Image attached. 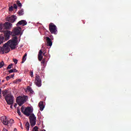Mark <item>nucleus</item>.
Here are the masks:
<instances>
[{"instance_id": "nucleus-32", "label": "nucleus", "mask_w": 131, "mask_h": 131, "mask_svg": "<svg viewBox=\"0 0 131 131\" xmlns=\"http://www.w3.org/2000/svg\"><path fill=\"white\" fill-rule=\"evenodd\" d=\"M11 78V76H8L6 77V80H9Z\"/></svg>"}, {"instance_id": "nucleus-45", "label": "nucleus", "mask_w": 131, "mask_h": 131, "mask_svg": "<svg viewBox=\"0 0 131 131\" xmlns=\"http://www.w3.org/2000/svg\"><path fill=\"white\" fill-rule=\"evenodd\" d=\"M42 131H46L45 129H42Z\"/></svg>"}, {"instance_id": "nucleus-27", "label": "nucleus", "mask_w": 131, "mask_h": 131, "mask_svg": "<svg viewBox=\"0 0 131 131\" xmlns=\"http://www.w3.org/2000/svg\"><path fill=\"white\" fill-rule=\"evenodd\" d=\"M33 131H38V127H37V126L34 127V128H33Z\"/></svg>"}, {"instance_id": "nucleus-44", "label": "nucleus", "mask_w": 131, "mask_h": 131, "mask_svg": "<svg viewBox=\"0 0 131 131\" xmlns=\"http://www.w3.org/2000/svg\"><path fill=\"white\" fill-rule=\"evenodd\" d=\"M2 82H5V80H2Z\"/></svg>"}, {"instance_id": "nucleus-24", "label": "nucleus", "mask_w": 131, "mask_h": 131, "mask_svg": "<svg viewBox=\"0 0 131 131\" xmlns=\"http://www.w3.org/2000/svg\"><path fill=\"white\" fill-rule=\"evenodd\" d=\"M21 80L20 79H16L13 81V83H19V82H21Z\"/></svg>"}, {"instance_id": "nucleus-7", "label": "nucleus", "mask_w": 131, "mask_h": 131, "mask_svg": "<svg viewBox=\"0 0 131 131\" xmlns=\"http://www.w3.org/2000/svg\"><path fill=\"white\" fill-rule=\"evenodd\" d=\"M17 19V16L15 15H13L10 17L8 16L6 18V21L8 22H10V23H14L15 21H16V19Z\"/></svg>"}, {"instance_id": "nucleus-15", "label": "nucleus", "mask_w": 131, "mask_h": 131, "mask_svg": "<svg viewBox=\"0 0 131 131\" xmlns=\"http://www.w3.org/2000/svg\"><path fill=\"white\" fill-rule=\"evenodd\" d=\"M39 107L40 108V111H43V109H45V105H43V102L40 101L39 104Z\"/></svg>"}, {"instance_id": "nucleus-10", "label": "nucleus", "mask_w": 131, "mask_h": 131, "mask_svg": "<svg viewBox=\"0 0 131 131\" xmlns=\"http://www.w3.org/2000/svg\"><path fill=\"white\" fill-rule=\"evenodd\" d=\"M13 26V25L12 24H11V23H9V22H6V23H5L3 25V27H4V30H10L11 29V28H12V26Z\"/></svg>"}, {"instance_id": "nucleus-22", "label": "nucleus", "mask_w": 131, "mask_h": 131, "mask_svg": "<svg viewBox=\"0 0 131 131\" xmlns=\"http://www.w3.org/2000/svg\"><path fill=\"white\" fill-rule=\"evenodd\" d=\"M26 57H27V53H26L23 57V61H21L22 63H24V62L26 61Z\"/></svg>"}, {"instance_id": "nucleus-28", "label": "nucleus", "mask_w": 131, "mask_h": 131, "mask_svg": "<svg viewBox=\"0 0 131 131\" xmlns=\"http://www.w3.org/2000/svg\"><path fill=\"white\" fill-rule=\"evenodd\" d=\"M13 10H14V8L13 6H11L10 7H9V11L10 12H12V11H13Z\"/></svg>"}, {"instance_id": "nucleus-42", "label": "nucleus", "mask_w": 131, "mask_h": 131, "mask_svg": "<svg viewBox=\"0 0 131 131\" xmlns=\"http://www.w3.org/2000/svg\"><path fill=\"white\" fill-rule=\"evenodd\" d=\"M20 127H21V128L22 129H23V126H22V124H21V125H20Z\"/></svg>"}, {"instance_id": "nucleus-17", "label": "nucleus", "mask_w": 131, "mask_h": 131, "mask_svg": "<svg viewBox=\"0 0 131 131\" xmlns=\"http://www.w3.org/2000/svg\"><path fill=\"white\" fill-rule=\"evenodd\" d=\"M26 91L29 92V93H30V94H33V90H32V88H31L29 86H28L27 87Z\"/></svg>"}, {"instance_id": "nucleus-18", "label": "nucleus", "mask_w": 131, "mask_h": 131, "mask_svg": "<svg viewBox=\"0 0 131 131\" xmlns=\"http://www.w3.org/2000/svg\"><path fill=\"white\" fill-rule=\"evenodd\" d=\"M17 14H18L19 16H23V15H24V10L22 9L21 10H19Z\"/></svg>"}, {"instance_id": "nucleus-23", "label": "nucleus", "mask_w": 131, "mask_h": 131, "mask_svg": "<svg viewBox=\"0 0 131 131\" xmlns=\"http://www.w3.org/2000/svg\"><path fill=\"white\" fill-rule=\"evenodd\" d=\"M5 31V29L3 27V24L0 23V32H4Z\"/></svg>"}, {"instance_id": "nucleus-20", "label": "nucleus", "mask_w": 131, "mask_h": 131, "mask_svg": "<svg viewBox=\"0 0 131 131\" xmlns=\"http://www.w3.org/2000/svg\"><path fill=\"white\" fill-rule=\"evenodd\" d=\"M26 128L27 130H29V128L30 127V124H29V122H27L25 124Z\"/></svg>"}, {"instance_id": "nucleus-5", "label": "nucleus", "mask_w": 131, "mask_h": 131, "mask_svg": "<svg viewBox=\"0 0 131 131\" xmlns=\"http://www.w3.org/2000/svg\"><path fill=\"white\" fill-rule=\"evenodd\" d=\"M49 31L52 34H57V26L53 23H51L49 24Z\"/></svg>"}, {"instance_id": "nucleus-1", "label": "nucleus", "mask_w": 131, "mask_h": 131, "mask_svg": "<svg viewBox=\"0 0 131 131\" xmlns=\"http://www.w3.org/2000/svg\"><path fill=\"white\" fill-rule=\"evenodd\" d=\"M18 45V37H13L12 38L7 42L5 43L2 48V54H8L11 50H15L16 49V46Z\"/></svg>"}, {"instance_id": "nucleus-11", "label": "nucleus", "mask_w": 131, "mask_h": 131, "mask_svg": "<svg viewBox=\"0 0 131 131\" xmlns=\"http://www.w3.org/2000/svg\"><path fill=\"white\" fill-rule=\"evenodd\" d=\"M3 32L4 33L6 40H9V39H10V36H11V31L4 30Z\"/></svg>"}, {"instance_id": "nucleus-36", "label": "nucleus", "mask_w": 131, "mask_h": 131, "mask_svg": "<svg viewBox=\"0 0 131 131\" xmlns=\"http://www.w3.org/2000/svg\"><path fill=\"white\" fill-rule=\"evenodd\" d=\"M15 76V74H12V75H10L11 78H13Z\"/></svg>"}, {"instance_id": "nucleus-6", "label": "nucleus", "mask_w": 131, "mask_h": 131, "mask_svg": "<svg viewBox=\"0 0 131 131\" xmlns=\"http://www.w3.org/2000/svg\"><path fill=\"white\" fill-rule=\"evenodd\" d=\"M21 30H22L21 27H16L14 28L13 32L12 33L13 37L16 36V35H19V34H21Z\"/></svg>"}, {"instance_id": "nucleus-2", "label": "nucleus", "mask_w": 131, "mask_h": 131, "mask_svg": "<svg viewBox=\"0 0 131 131\" xmlns=\"http://www.w3.org/2000/svg\"><path fill=\"white\" fill-rule=\"evenodd\" d=\"M21 112L23 114H24V115H26V116H29V118L30 119L31 126L33 127L35 124H36V117H35L34 114H32L31 115V113L33 112V110H32L31 107H27L25 108V107L23 106L21 107Z\"/></svg>"}, {"instance_id": "nucleus-38", "label": "nucleus", "mask_w": 131, "mask_h": 131, "mask_svg": "<svg viewBox=\"0 0 131 131\" xmlns=\"http://www.w3.org/2000/svg\"><path fill=\"white\" fill-rule=\"evenodd\" d=\"M0 98H2V89H0Z\"/></svg>"}, {"instance_id": "nucleus-33", "label": "nucleus", "mask_w": 131, "mask_h": 131, "mask_svg": "<svg viewBox=\"0 0 131 131\" xmlns=\"http://www.w3.org/2000/svg\"><path fill=\"white\" fill-rule=\"evenodd\" d=\"M17 114H18V115H21V112H20V110H19V108H17Z\"/></svg>"}, {"instance_id": "nucleus-41", "label": "nucleus", "mask_w": 131, "mask_h": 131, "mask_svg": "<svg viewBox=\"0 0 131 131\" xmlns=\"http://www.w3.org/2000/svg\"><path fill=\"white\" fill-rule=\"evenodd\" d=\"M13 131H17V128H14Z\"/></svg>"}, {"instance_id": "nucleus-4", "label": "nucleus", "mask_w": 131, "mask_h": 131, "mask_svg": "<svg viewBox=\"0 0 131 131\" xmlns=\"http://www.w3.org/2000/svg\"><path fill=\"white\" fill-rule=\"evenodd\" d=\"M27 100H28V96H18L16 98V102L19 106H22Z\"/></svg>"}, {"instance_id": "nucleus-13", "label": "nucleus", "mask_w": 131, "mask_h": 131, "mask_svg": "<svg viewBox=\"0 0 131 131\" xmlns=\"http://www.w3.org/2000/svg\"><path fill=\"white\" fill-rule=\"evenodd\" d=\"M19 25H23V26H25V25H27V22L25 20H21L18 21L16 24V26H19Z\"/></svg>"}, {"instance_id": "nucleus-8", "label": "nucleus", "mask_w": 131, "mask_h": 131, "mask_svg": "<svg viewBox=\"0 0 131 131\" xmlns=\"http://www.w3.org/2000/svg\"><path fill=\"white\" fill-rule=\"evenodd\" d=\"M35 84L37 86H38L39 88L41 86V79L39 76L37 75L35 77Z\"/></svg>"}, {"instance_id": "nucleus-19", "label": "nucleus", "mask_w": 131, "mask_h": 131, "mask_svg": "<svg viewBox=\"0 0 131 131\" xmlns=\"http://www.w3.org/2000/svg\"><path fill=\"white\" fill-rule=\"evenodd\" d=\"M18 72V70H17L16 69H13L9 71V73H16Z\"/></svg>"}, {"instance_id": "nucleus-40", "label": "nucleus", "mask_w": 131, "mask_h": 131, "mask_svg": "<svg viewBox=\"0 0 131 131\" xmlns=\"http://www.w3.org/2000/svg\"><path fill=\"white\" fill-rule=\"evenodd\" d=\"M11 105H10V108H11V109H12L13 108V104H10Z\"/></svg>"}, {"instance_id": "nucleus-3", "label": "nucleus", "mask_w": 131, "mask_h": 131, "mask_svg": "<svg viewBox=\"0 0 131 131\" xmlns=\"http://www.w3.org/2000/svg\"><path fill=\"white\" fill-rule=\"evenodd\" d=\"M2 94L8 105H12V104H14V96L11 94V93L9 92V90H3L2 91Z\"/></svg>"}, {"instance_id": "nucleus-21", "label": "nucleus", "mask_w": 131, "mask_h": 131, "mask_svg": "<svg viewBox=\"0 0 131 131\" xmlns=\"http://www.w3.org/2000/svg\"><path fill=\"white\" fill-rule=\"evenodd\" d=\"M5 40V37L3 35H0V45H2L3 42H4V40Z\"/></svg>"}, {"instance_id": "nucleus-39", "label": "nucleus", "mask_w": 131, "mask_h": 131, "mask_svg": "<svg viewBox=\"0 0 131 131\" xmlns=\"http://www.w3.org/2000/svg\"><path fill=\"white\" fill-rule=\"evenodd\" d=\"M2 131H8V129L4 128H3Z\"/></svg>"}, {"instance_id": "nucleus-30", "label": "nucleus", "mask_w": 131, "mask_h": 131, "mask_svg": "<svg viewBox=\"0 0 131 131\" xmlns=\"http://www.w3.org/2000/svg\"><path fill=\"white\" fill-rule=\"evenodd\" d=\"M12 66H13V64H10L7 67V69H11L12 68Z\"/></svg>"}, {"instance_id": "nucleus-14", "label": "nucleus", "mask_w": 131, "mask_h": 131, "mask_svg": "<svg viewBox=\"0 0 131 131\" xmlns=\"http://www.w3.org/2000/svg\"><path fill=\"white\" fill-rule=\"evenodd\" d=\"M46 40L47 42V46L48 47H52L53 45V42H52V40L51 39V38H50V37H46Z\"/></svg>"}, {"instance_id": "nucleus-12", "label": "nucleus", "mask_w": 131, "mask_h": 131, "mask_svg": "<svg viewBox=\"0 0 131 131\" xmlns=\"http://www.w3.org/2000/svg\"><path fill=\"white\" fill-rule=\"evenodd\" d=\"M46 53H42V51L41 50H39V53H38V59L39 60V61H42V59L43 58V56H42V55L43 56H45Z\"/></svg>"}, {"instance_id": "nucleus-37", "label": "nucleus", "mask_w": 131, "mask_h": 131, "mask_svg": "<svg viewBox=\"0 0 131 131\" xmlns=\"http://www.w3.org/2000/svg\"><path fill=\"white\" fill-rule=\"evenodd\" d=\"M0 53H3V47H0Z\"/></svg>"}, {"instance_id": "nucleus-29", "label": "nucleus", "mask_w": 131, "mask_h": 131, "mask_svg": "<svg viewBox=\"0 0 131 131\" xmlns=\"http://www.w3.org/2000/svg\"><path fill=\"white\" fill-rule=\"evenodd\" d=\"M13 9H17L18 8V7L17 6V4H13V6H12Z\"/></svg>"}, {"instance_id": "nucleus-16", "label": "nucleus", "mask_w": 131, "mask_h": 131, "mask_svg": "<svg viewBox=\"0 0 131 131\" xmlns=\"http://www.w3.org/2000/svg\"><path fill=\"white\" fill-rule=\"evenodd\" d=\"M14 123V120L13 119H11L8 121V124L7 125L8 127H11L12 126V124Z\"/></svg>"}, {"instance_id": "nucleus-9", "label": "nucleus", "mask_w": 131, "mask_h": 131, "mask_svg": "<svg viewBox=\"0 0 131 131\" xmlns=\"http://www.w3.org/2000/svg\"><path fill=\"white\" fill-rule=\"evenodd\" d=\"M1 120L4 125H8L9 124V120L6 116L1 117Z\"/></svg>"}, {"instance_id": "nucleus-46", "label": "nucleus", "mask_w": 131, "mask_h": 131, "mask_svg": "<svg viewBox=\"0 0 131 131\" xmlns=\"http://www.w3.org/2000/svg\"><path fill=\"white\" fill-rule=\"evenodd\" d=\"M20 35H22V34H20Z\"/></svg>"}, {"instance_id": "nucleus-43", "label": "nucleus", "mask_w": 131, "mask_h": 131, "mask_svg": "<svg viewBox=\"0 0 131 131\" xmlns=\"http://www.w3.org/2000/svg\"><path fill=\"white\" fill-rule=\"evenodd\" d=\"M17 106V104H14V106L15 107V108H16V106Z\"/></svg>"}, {"instance_id": "nucleus-31", "label": "nucleus", "mask_w": 131, "mask_h": 131, "mask_svg": "<svg viewBox=\"0 0 131 131\" xmlns=\"http://www.w3.org/2000/svg\"><path fill=\"white\" fill-rule=\"evenodd\" d=\"M13 62H14L15 64H17L18 63V60L16 59H13Z\"/></svg>"}, {"instance_id": "nucleus-25", "label": "nucleus", "mask_w": 131, "mask_h": 131, "mask_svg": "<svg viewBox=\"0 0 131 131\" xmlns=\"http://www.w3.org/2000/svg\"><path fill=\"white\" fill-rule=\"evenodd\" d=\"M16 5L18 6V7H19L20 8H21V7H22V4H21V3H20L19 1H16Z\"/></svg>"}, {"instance_id": "nucleus-34", "label": "nucleus", "mask_w": 131, "mask_h": 131, "mask_svg": "<svg viewBox=\"0 0 131 131\" xmlns=\"http://www.w3.org/2000/svg\"><path fill=\"white\" fill-rule=\"evenodd\" d=\"M41 63H42V64H45V63H46V59H43Z\"/></svg>"}, {"instance_id": "nucleus-35", "label": "nucleus", "mask_w": 131, "mask_h": 131, "mask_svg": "<svg viewBox=\"0 0 131 131\" xmlns=\"http://www.w3.org/2000/svg\"><path fill=\"white\" fill-rule=\"evenodd\" d=\"M30 76L31 77H33V72H30Z\"/></svg>"}, {"instance_id": "nucleus-26", "label": "nucleus", "mask_w": 131, "mask_h": 131, "mask_svg": "<svg viewBox=\"0 0 131 131\" xmlns=\"http://www.w3.org/2000/svg\"><path fill=\"white\" fill-rule=\"evenodd\" d=\"M5 65V62L4 61H2L0 62V68H2V67H4V66Z\"/></svg>"}]
</instances>
